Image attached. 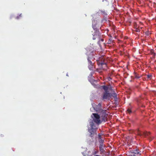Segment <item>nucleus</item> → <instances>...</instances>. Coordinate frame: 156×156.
<instances>
[{
	"label": "nucleus",
	"mask_w": 156,
	"mask_h": 156,
	"mask_svg": "<svg viewBox=\"0 0 156 156\" xmlns=\"http://www.w3.org/2000/svg\"><path fill=\"white\" fill-rule=\"evenodd\" d=\"M112 97L115 99H117V94L115 93L112 94L109 93L108 91H105L103 93L102 97L103 100H110Z\"/></svg>",
	"instance_id": "1"
},
{
	"label": "nucleus",
	"mask_w": 156,
	"mask_h": 156,
	"mask_svg": "<svg viewBox=\"0 0 156 156\" xmlns=\"http://www.w3.org/2000/svg\"><path fill=\"white\" fill-rule=\"evenodd\" d=\"M151 54L153 55L154 56H155V53L154 52H153L152 51H151Z\"/></svg>",
	"instance_id": "24"
},
{
	"label": "nucleus",
	"mask_w": 156,
	"mask_h": 156,
	"mask_svg": "<svg viewBox=\"0 0 156 156\" xmlns=\"http://www.w3.org/2000/svg\"><path fill=\"white\" fill-rule=\"evenodd\" d=\"M97 21L96 20H93L92 21V27L95 30V31H99L98 29V28L97 26H95V25L97 24Z\"/></svg>",
	"instance_id": "8"
},
{
	"label": "nucleus",
	"mask_w": 156,
	"mask_h": 156,
	"mask_svg": "<svg viewBox=\"0 0 156 156\" xmlns=\"http://www.w3.org/2000/svg\"><path fill=\"white\" fill-rule=\"evenodd\" d=\"M136 133L137 134L140 135H144V136L146 137L147 136H148L150 134V132H140L139 129H138L136 131Z\"/></svg>",
	"instance_id": "6"
},
{
	"label": "nucleus",
	"mask_w": 156,
	"mask_h": 156,
	"mask_svg": "<svg viewBox=\"0 0 156 156\" xmlns=\"http://www.w3.org/2000/svg\"><path fill=\"white\" fill-rule=\"evenodd\" d=\"M99 66H100L103 69L105 70L107 68L106 62V60L103 58H101L99 59V61L97 62Z\"/></svg>",
	"instance_id": "3"
},
{
	"label": "nucleus",
	"mask_w": 156,
	"mask_h": 156,
	"mask_svg": "<svg viewBox=\"0 0 156 156\" xmlns=\"http://www.w3.org/2000/svg\"><path fill=\"white\" fill-rule=\"evenodd\" d=\"M93 115L94 117L93 121H94L97 124H99L101 123L100 116L97 113H93Z\"/></svg>",
	"instance_id": "4"
},
{
	"label": "nucleus",
	"mask_w": 156,
	"mask_h": 156,
	"mask_svg": "<svg viewBox=\"0 0 156 156\" xmlns=\"http://www.w3.org/2000/svg\"><path fill=\"white\" fill-rule=\"evenodd\" d=\"M22 16V14H21L20 15H19V16H17L16 17V18L17 19H18L20 18V17Z\"/></svg>",
	"instance_id": "20"
},
{
	"label": "nucleus",
	"mask_w": 156,
	"mask_h": 156,
	"mask_svg": "<svg viewBox=\"0 0 156 156\" xmlns=\"http://www.w3.org/2000/svg\"><path fill=\"white\" fill-rule=\"evenodd\" d=\"M101 12L104 15H105L106 14V13L105 11H103L102 10H101Z\"/></svg>",
	"instance_id": "21"
},
{
	"label": "nucleus",
	"mask_w": 156,
	"mask_h": 156,
	"mask_svg": "<svg viewBox=\"0 0 156 156\" xmlns=\"http://www.w3.org/2000/svg\"><path fill=\"white\" fill-rule=\"evenodd\" d=\"M88 61V67L89 69L91 70H93L94 69V64L88 58H87Z\"/></svg>",
	"instance_id": "7"
},
{
	"label": "nucleus",
	"mask_w": 156,
	"mask_h": 156,
	"mask_svg": "<svg viewBox=\"0 0 156 156\" xmlns=\"http://www.w3.org/2000/svg\"><path fill=\"white\" fill-rule=\"evenodd\" d=\"M66 76H69L68 74V73H66Z\"/></svg>",
	"instance_id": "27"
},
{
	"label": "nucleus",
	"mask_w": 156,
	"mask_h": 156,
	"mask_svg": "<svg viewBox=\"0 0 156 156\" xmlns=\"http://www.w3.org/2000/svg\"><path fill=\"white\" fill-rule=\"evenodd\" d=\"M95 156H100L99 155H95Z\"/></svg>",
	"instance_id": "28"
},
{
	"label": "nucleus",
	"mask_w": 156,
	"mask_h": 156,
	"mask_svg": "<svg viewBox=\"0 0 156 156\" xmlns=\"http://www.w3.org/2000/svg\"><path fill=\"white\" fill-rule=\"evenodd\" d=\"M147 78L148 79H150L152 77V75H148L147 76Z\"/></svg>",
	"instance_id": "18"
},
{
	"label": "nucleus",
	"mask_w": 156,
	"mask_h": 156,
	"mask_svg": "<svg viewBox=\"0 0 156 156\" xmlns=\"http://www.w3.org/2000/svg\"><path fill=\"white\" fill-rule=\"evenodd\" d=\"M140 77V76L137 74H136L135 76V78L136 79H139Z\"/></svg>",
	"instance_id": "19"
},
{
	"label": "nucleus",
	"mask_w": 156,
	"mask_h": 156,
	"mask_svg": "<svg viewBox=\"0 0 156 156\" xmlns=\"http://www.w3.org/2000/svg\"><path fill=\"white\" fill-rule=\"evenodd\" d=\"M98 142L100 144H104L103 143L104 142V140L102 139H99L98 140Z\"/></svg>",
	"instance_id": "12"
},
{
	"label": "nucleus",
	"mask_w": 156,
	"mask_h": 156,
	"mask_svg": "<svg viewBox=\"0 0 156 156\" xmlns=\"http://www.w3.org/2000/svg\"><path fill=\"white\" fill-rule=\"evenodd\" d=\"M127 112H128V113H129V114H130L131 113H132V111H131V109L130 108H128V109L127 110Z\"/></svg>",
	"instance_id": "17"
},
{
	"label": "nucleus",
	"mask_w": 156,
	"mask_h": 156,
	"mask_svg": "<svg viewBox=\"0 0 156 156\" xmlns=\"http://www.w3.org/2000/svg\"><path fill=\"white\" fill-rule=\"evenodd\" d=\"M133 153L135 154L136 156H138L140 155V151H139L138 150L136 149V150H134L133 151Z\"/></svg>",
	"instance_id": "11"
},
{
	"label": "nucleus",
	"mask_w": 156,
	"mask_h": 156,
	"mask_svg": "<svg viewBox=\"0 0 156 156\" xmlns=\"http://www.w3.org/2000/svg\"><path fill=\"white\" fill-rule=\"evenodd\" d=\"M103 88L105 90V91H108V87L106 86H103Z\"/></svg>",
	"instance_id": "13"
},
{
	"label": "nucleus",
	"mask_w": 156,
	"mask_h": 156,
	"mask_svg": "<svg viewBox=\"0 0 156 156\" xmlns=\"http://www.w3.org/2000/svg\"><path fill=\"white\" fill-rule=\"evenodd\" d=\"M90 127L88 129V131L90 133V136L92 137L95 135L97 134L96 132L97 128H95L93 120L90 122Z\"/></svg>",
	"instance_id": "2"
},
{
	"label": "nucleus",
	"mask_w": 156,
	"mask_h": 156,
	"mask_svg": "<svg viewBox=\"0 0 156 156\" xmlns=\"http://www.w3.org/2000/svg\"><path fill=\"white\" fill-rule=\"evenodd\" d=\"M111 80H112V78L111 77H108V80L110 81Z\"/></svg>",
	"instance_id": "25"
},
{
	"label": "nucleus",
	"mask_w": 156,
	"mask_h": 156,
	"mask_svg": "<svg viewBox=\"0 0 156 156\" xmlns=\"http://www.w3.org/2000/svg\"><path fill=\"white\" fill-rule=\"evenodd\" d=\"M98 137L99 140L100 139H102L101 138V136L100 134L98 135Z\"/></svg>",
	"instance_id": "22"
},
{
	"label": "nucleus",
	"mask_w": 156,
	"mask_h": 156,
	"mask_svg": "<svg viewBox=\"0 0 156 156\" xmlns=\"http://www.w3.org/2000/svg\"><path fill=\"white\" fill-rule=\"evenodd\" d=\"M135 31L136 32H139L140 31V30L138 28H136Z\"/></svg>",
	"instance_id": "23"
},
{
	"label": "nucleus",
	"mask_w": 156,
	"mask_h": 156,
	"mask_svg": "<svg viewBox=\"0 0 156 156\" xmlns=\"http://www.w3.org/2000/svg\"><path fill=\"white\" fill-rule=\"evenodd\" d=\"M112 42V39L111 38H110L109 39L108 41V43L109 44H111Z\"/></svg>",
	"instance_id": "16"
},
{
	"label": "nucleus",
	"mask_w": 156,
	"mask_h": 156,
	"mask_svg": "<svg viewBox=\"0 0 156 156\" xmlns=\"http://www.w3.org/2000/svg\"><path fill=\"white\" fill-rule=\"evenodd\" d=\"M130 156H136V155L133 153V151H132L130 153Z\"/></svg>",
	"instance_id": "14"
},
{
	"label": "nucleus",
	"mask_w": 156,
	"mask_h": 156,
	"mask_svg": "<svg viewBox=\"0 0 156 156\" xmlns=\"http://www.w3.org/2000/svg\"><path fill=\"white\" fill-rule=\"evenodd\" d=\"M98 42H100L101 41L102 42H103L104 41V39L101 38V37H100V39H98Z\"/></svg>",
	"instance_id": "15"
},
{
	"label": "nucleus",
	"mask_w": 156,
	"mask_h": 156,
	"mask_svg": "<svg viewBox=\"0 0 156 156\" xmlns=\"http://www.w3.org/2000/svg\"><path fill=\"white\" fill-rule=\"evenodd\" d=\"M101 104L99 103L97 105H96L94 107V110H96V111H100L102 110L101 109Z\"/></svg>",
	"instance_id": "9"
},
{
	"label": "nucleus",
	"mask_w": 156,
	"mask_h": 156,
	"mask_svg": "<svg viewBox=\"0 0 156 156\" xmlns=\"http://www.w3.org/2000/svg\"><path fill=\"white\" fill-rule=\"evenodd\" d=\"M97 153H98V151H95V152H94V154H97Z\"/></svg>",
	"instance_id": "26"
},
{
	"label": "nucleus",
	"mask_w": 156,
	"mask_h": 156,
	"mask_svg": "<svg viewBox=\"0 0 156 156\" xmlns=\"http://www.w3.org/2000/svg\"><path fill=\"white\" fill-rule=\"evenodd\" d=\"M97 24H96V25H95V26H97Z\"/></svg>",
	"instance_id": "29"
},
{
	"label": "nucleus",
	"mask_w": 156,
	"mask_h": 156,
	"mask_svg": "<svg viewBox=\"0 0 156 156\" xmlns=\"http://www.w3.org/2000/svg\"><path fill=\"white\" fill-rule=\"evenodd\" d=\"M105 146L104 144H99V147L100 151L101 153H103L105 151L104 148Z\"/></svg>",
	"instance_id": "10"
},
{
	"label": "nucleus",
	"mask_w": 156,
	"mask_h": 156,
	"mask_svg": "<svg viewBox=\"0 0 156 156\" xmlns=\"http://www.w3.org/2000/svg\"><path fill=\"white\" fill-rule=\"evenodd\" d=\"M93 39L94 40L95 39H100V37H101V34L99 31H94L92 34Z\"/></svg>",
	"instance_id": "5"
}]
</instances>
